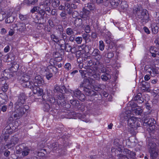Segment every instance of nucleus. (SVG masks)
Segmentation results:
<instances>
[{"label": "nucleus", "instance_id": "1", "mask_svg": "<svg viewBox=\"0 0 159 159\" xmlns=\"http://www.w3.org/2000/svg\"><path fill=\"white\" fill-rule=\"evenodd\" d=\"M95 69H92L91 68H87L86 70H80L79 72L83 78L84 79L83 81L80 84V88L83 89L84 92L86 94L90 97V99L93 101L95 98H98V95L95 91L91 89V83L89 78L94 79L97 80H100V75L96 72Z\"/></svg>", "mask_w": 159, "mask_h": 159}, {"label": "nucleus", "instance_id": "2", "mask_svg": "<svg viewBox=\"0 0 159 159\" xmlns=\"http://www.w3.org/2000/svg\"><path fill=\"white\" fill-rule=\"evenodd\" d=\"M54 91L55 93H60L57 96V105L59 107V108L60 107H62L63 109L67 110L70 107V104L67 103L66 102L65 99L64 94L67 93L69 92L68 90L67 89L64 85L58 86L56 84L55 86L54 89Z\"/></svg>", "mask_w": 159, "mask_h": 159}, {"label": "nucleus", "instance_id": "3", "mask_svg": "<svg viewBox=\"0 0 159 159\" xmlns=\"http://www.w3.org/2000/svg\"><path fill=\"white\" fill-rule=\"evenodd\" d=\"M43 100L45 102H48L50 104L46 102L44 103L43 106V109L44 111L50 112L52 115L54 114L59 109V107L57 105V101L52 96H49L47 94H44L42 96Z\"/></svg>", "mask_w": 159, "mask_h": 159}, {"label": "nucleus", "instance_id": "4", "mask_svg": "<svg viewBox=\"0 0 159 159\" xmlns=\"http://www.w3.org/2000/svg\"><path fill=\"white\" fill-rule=\"evenodd\" d=\"M91 56L84 57V59L85 62L87 64L88 67H91L93 65L100 66V60L102 58L101 52L98 49H94L93 52H89Z\"/></svg>", "mask_w": 159, "mask_h": 159}, {"label": "nucleus", "instance_id": "5", "mask_svg": "<svg viewBox=\"0 0 159 159\" xmlns=\"http://www.w3.org/2000/svg\"><path fill=\"white\" fill-rule=\"evenodd\" d=\"M133 12L137 19L140 20L143 24H146L148 22L149 17L147 10L143 9L141 6H138L133 8Z\"/></svg>", "mask_w": 159, "mask_h": 159}, {"label": "nucleus", "instance_id": "6", "mask_svg": "<svg viewBox=\"0 0 159 159\" xmlns=\"http://www.w3.org/2000/svg\"><path fill=\"white\" fill-rule=\"evenodd\" d=\"M58 69L53 66H48L47 67H43L41 69L43 73L45 75L46 78L48 80H49L53 77V73L56 74L58 72Z\"/></svg>", "mask_w": 159, "mask_h": 159}, {"label": "nucleus", "instance_id": "7", "mask_svg": "<svg viewBox=\"0 0 159 159\" xmlns=\"http://www.w3.org/2000/svg\"><path fill=\"white\" fill-rule=\"evenodd\" d=\"M12 124L10 123L8 125H7L3 130L2 133L0 136V142L3 144L2 142H6L9 136V134L13 132V129L11 128Z\"/></svg>", "mask_w": 159, "mask_h": 159}, {"label": "nucleus", "instance_id": "8", "mask_svg": "<svg viewBox=\"0 0 159 159\" xmlns=\"http://www.w3.org/2000/svg\"><path fill=\"white\" fill-rule=\"evenodd\" d=\"M156 121L153 118H147L144 120L143 125L147 126L148 128L147 129V131L150 133V136L152 134L154 133L155 127V124Z\"/></svg>", "mask_w": 159, "mask_h": 159}, {"label": "nucleus", "instance_id": "9", "mask_svg": "<svg viewBox=\"0 0 159 159\" xmlns=\"http://www.w3.org/2000/svg\"><path fill=\"white\" fill-rule=\"evenodd\" d=\"M71 94H73V97L74 96L77 98L78 99L81 101H83L85 100H89L90 101H93L94 100H96L97 99V98H95V99L93 101L91 100L90 99V97L88 95L85 94L87 96H88V98H87L86 97L85 95L78 89H76L74 91H71Z\"/></svg>", "mask_w": 159, "mask_h": 159}, {"label": "nucleus", "instance_id": "10", "mask_svg": "<svg viewBox=\"0 0 159 159\" xmlns=\"http://www.w3.org/2000/svg\"><path fill=\"white\" fill-rule=\"evenodd\" d=\"M29 107V106L26 105H15V111L14 112L20 118L25 114Z\"/></svg>", "mask_w": 159, "mask_h": 159}, {"label": "nucleus", "instance_id": "11", "mask_svg": "<svg viewBox=\"0 0 159 159\" xmlns=\"http://www.w3.org/2000/svg\"><path fill=\"white\" fill-rule=\"evenodd\" d=\"M149 146H150L149 152L150 156L153 159H155L157 156L158 150L156 149V144L154 142H150L149 143Z\"/></svg>", "mask_w": 159, "mask_h": 159}, {"label": "nucleus", "instance_id": "12", "mask_svg": "<svg viewBox=\"0 0 159 159\" xmlns=\"http://www.w3.org/2000/svg\"><path fill=\"white\" fill-rule=\"evenodd\" d=\"M128 125L131 128L137 129L139 126L140 124L137 121L136 118L132 117L128 119L127 120Z\"/></svg>", "mask_w": 159, "mask_h": 159}, {"label": "nucleus", "instance_id": "13", "mask_svg": "<svg viewBox=\"0 0 159 159\" xmlns=\"http://www.w3.org/2000/svg\"><path fill=\"white\" fill-rule=\"evenodd\" d=\"M18 99L15 104V105H24L27 98L24 93H20L18 96Z\"/></svg>", "mask_w": 159, "mask_h": 159}, {"label": "nucleus", "instance_id": "14", "mask_svg": "<svg viewBox=\"0 0 159 159\" xmlns=\"http://www.w3.org/2000/svg\"><path fill=\"white\" fill-rule=\"evenodd\" d=\"M19 141V139L16 135H14L11 137L10 141L5 144L7 148L9 149L14 146L17 144Z\"/></svg>", "mask_w": 159, "mask_h": 159}, {"label": "nucleus", "instance_id": "15", "mask_svg": "<svg viewBox=\"0 0 159 159\" xmlns=\"http://www.w3.org/2000/svg\"><path fill=\"white\" fill-rule=\"evenodd\" d=\"M105 41L107 44L108 48L107 49H111L113 48V47L115 45V43L112 41V38H111L110 32L108 33L107 36H105Z\"/></svg>", "mask_w": 159, "mask_h": 159}, {"label": "nucleus", "instance_id": "16", "mask_svg": "<svg viewBox=\"0 0 159 159\" xmlns=\"http://www.w3.org/2000/svg\"><path fill=\"white\" fill-rule=\"evenodd\" d=\"M90 14L91 12L89 10L83 7L82 11L80 12V15L81 18L85 20L89 19Z\"/></svg>", "mask_w": 159, "mask_h": 159}, {"label": "nucleus", "instance_id": "17", "mask_svg": "<svg viewBox=\"0 0 159 159\" xmlns=\"http://www.w3.org/2000/svg\"><path fill=\"white\" fill-rule=\"evenodd\" d=\"M33 80L34 86H41L44 84L43 78L40 75L36 76Z\"/></svg>", "mask_w": 159, "mask_h": 159}, {"label": "nucleus", "instance_id": "18", "mask_svg": "<svg viewBox=\"0 0 159 159\" xmlns=\"http://www.w3.org/2000/svg\"><path fill=\"white\" fill-rule=\"evenodd\" d=\"M64 54L63 50L61 49L58 52H55L53 54V56L56 61H60L62 60V57Z\"/></svg>", "mask_w": 159, "mask_h": 159}, {"label": "nucleus", "instance_id": "19", "mask_svg": "<svg viewBox=\"0 0 159 159\" xmlns=\"http://www.w3.org/2000/svg\"><path fill=\"white\" fill-rule=\"evenodd\" d=\"M78 48L80 50L84 52L89 53L91 46L90 45H86L84 44H83L80 46H79Z\"/></svg>", "mask_w": 159, "mask_h": 159}, {"label": "nucleus", "instance_id": "20", "mask_svg": "<svg viewBox=\"0 0 159 159\" xmlns=\"http://www.w3.org/2000/svg\"><path fill=\"white\" fill-rule=\"evenodd\" d=\"M99 64L100 65V66H98V65H95V64L91 66L92 68H94L96 70L98 71H100L103 74L104 73L108 72V71L107 70V69L106 68L103 67L102 63L99 62Z\"/></svg>", "mask_w": 159, "mask_h": 159}, {"label": "nucleus", "instance_id": "21", "mask_svg": "<svg viewBox=\"0 0 159 159\" xmlns=\"http://www.w3.org/2000/svg\"><path fill=\"white\" fill-rule=\"evenodd\" d=\"M132 100L135 101H137L139 103H142L144 101V99L142 97V93H138L134 97Z\"/></svg>", "mask_w": 159, "mask_h": 159}, {"label": "nucleus", "instance_id": "22", "mask_svg": "<svg viewBox=\"0 0 159 159\" xmlns=\"http://www.w3.org/2000/svg\"><path fill=\"white\" fill-rule=\"evenodd\" d=\"M21 85L24 87L28 88L33 90L35 87L33 81L28 80L25 83H23Z\"/></svg>", "mask_w": 159, "mask_h": 159}, {"label": "nucleus", "instance_id": "23", "mask_svg": "<svg viewBox=\"0 0 159 159\" xmlns=\"http://www.w3.org/2000/svg\"><path fill=\"white\" fill-rule=\"evenodd\" d=\"M30 79V76L27 74H24L20 79V82L21 84L29 80Z\"/></svg>", "mask_w": 159, "mask_h": 159}, {"label": "nucleus", "instance_id": "24", "mask_svg": "<svg viewBox=\"0 0 159 159\" xmlns=\"http://www.w3.org/2000/svg\"><path fill=\"white\" fill-rule=\"evenodd\" d=\"M147 72L152 77H155L158 74V71L157 69L155 68H152L150 67L147 70Z\"/></svg>", "mask_w": 159, "mask_h": 159}, {"label": "nucleus", "instance_id": "25", "mask_svg": "<svg viewBox=\"0 0 159 159\" xmlns=\"http://www.w3.org/2000/svg\"><path fill=\"white\" fill-rule=\"evenodd\" d=\"M6 147H7V146H5V145L4 147H2L1 148L0 152L1 154H3L5 157H7L10 155L11 152L8 149H6Z\"/></svg>", "mask_w": 159, "mask_h": 159}, {"label": "nucleus", "instance_id": "26", "mask_svg": "<svg viewBox=\"0 0 159 159\" xmlns=\"http://www.w3.org/2000/svg\"><path fill=\"white\" fill-rule=\"evenodd\" d=\"M30 151V149L28 147L23 146L22 148V151L21 155L24 157L29 155Z\"/></svg>", "mask_w": 159, "mask_h": 159}, {"label": "nucleus", "instance_id": "27", "mask_svg": "<svg viewBox=\"0 0 159 159\" xmlns=\"http://www.w3.org/2000/svg\"><path fill=\"white\" fill-rule=\"evenodd\" d=\"M101 78L103 81L106 82L111 78V76L109 72L105 73L101 75Z\"/></svg>", "mask_w": 159, "mask_h": 159}, {"label": "nucleus", "instance_id": "28", "mask_svg": "<svg viewBox=\"0 0 159 159\" xmlns=\"http://www.w3.org/2000/svg\"><path fill=\"white\" fill-rule=\"evenodd\" d=\"M33 92L34 93H38L39 95H43V90L42 89H40L39 87L35 86L33 90Z\"/></svg>", "mask_w": 159, "mask_h": 159}, {"label": "nucleus", "instance_id": "29", "mask_svg": "<svg viewBox=\"0 0 159 159\" xmlns=\"http://www.w3.org/2000/svg\"><path fill=\"white\" fill-rule=\"evenodd\" d=\"M19 18L20 20L23 22L27 23L28 22L29 16L27 15H23L21 14H19Z\"/></svg>", "mask_w": 159, "mask_h": 159}, {"label": "nucleus", "instance_id": "30", "mask_svg": "<svg viewBox=\"0 0 159 159\" xmlns=\"http://www.w3.org/2000/svg\"><path fill=\"white\" fill-rule=\"evenodd\" d=\"M6 19L5 20V22L6 23H12L15 20V17L10 15H6Z\"/></svg>", "mask_w": 159, "mask_h": 159}, {"label": "nucleus", "instance_id": "31", "mask_svg": "<svg viewBox=\"0 0 159 159\" xmlns=\"http://www.w3.org/2000/svg\"><path fill=\"white\" fill-rule=\"evenodd\" d=\"M35 22L39 24L43 25L46 22V20L43 17L37 16V18L35 20Z\"/></svg>", "mask_w": 159, "mask_h": 159}, {"label": "nucleus", "instance_id": "32", "mask_svg": "<svg viewBox=\"0 0 159 159\" xmlns=\"http://www.w3.org/2000/svg\"><path fill=\"white\" fill-rule=\"evenodd\" d=\"M19 67V64L16 63L12 64L11 67H10L9 70L12 72H16L18 70Z\"/></svg>", "mask_w": 159, "mask_h": 159}, {"label": "nucleus", "instance_id": "33", "mask_svg": "<svg viewBox=\"0 0 159 159\" xmlns=\"http://www.w3.org/2000/svg\"><path fill=\"white\" fill-rule=\"evenodd\" d=\"M61 47L62 48V49H65L66 51L67 52H70L72 47L68 43H65L64 44H61Z\"/></svg>", "mask_w": 159, "mask_h": 159}, {"label": "nucleus", "instance_id": "34", "mask_svg": "<svg viewBox=\"0 0 159 159\" xmlns=\"http://www.w3.org/2000/svg\"><path fill=\"white\" fill-rule=\"evenodd\" d=\"M74 25L76 27H81L83 25L82 20L80 18H76L74 21Z\"/></svg>", "mask_w": 159, "mask_h": 159}, {"label": "nucleus", "instance_id": "35", "mask_svg": "<svg viewBox=\"0 0 159 159\" xmlns=\"http://www.w3.org/2000/svg\"><path fill=\"white\" fill-rule=\"evenodd\" d=\"M50 148L53 151L58 150H59V146L57 143L54 142L51 143L49 146Z\"/></svg>", "mask_w": 159, "mask_h": 159}, {"label": "nucleus", "instance_id": "36", "mask_svg": "<svg viewBox=\"0 0 159 159\" xmlns=\"http://www.w3.org/2000/svg\"><path fill=\"white\" fill-rule=\"evenodd\" d=\"M7 96L5 94L0 93V105H3L6 102Z\"/></svg>", "mask_w": 159, "mask_h": 159}, {"label": "nucleus", "instance_id": "37", "mask_svg": "<svg viewBox=\"0 0 159 159\" xmlns=\"http://www.w3.org/2000/svg\"><path fill=\"white\" fill-rule=\"evenodd\" d=\"M18 119H19V118L13 112L11 115V116L9 118L8 120L11 123V122L14 120H16Z\"/></svg>", "mask_w": 159, "mask_h": 159}, {"label": "nucleus", "instance_id": "38", "mask_svg": "<svg viewBox=\"0 0 159 159\" xmlns=\"http://www.w3.org/2000/svg\"><path fill=\"white\" fill-rule=\"evenodd\" d=\"M151 28L153 34H155L158 32V27L156 24L153 23L152 25Z\"/></svg>", "mask_w": 159, "mask_h": 159}, {"label": "nucleus", "instance_id": "39", "mask_svg": "<svg viewBox=\"0 0 159 159\" xmlns=\"http://www.w3.org/2000/svg\"><path fill=\"white\" fill-rule=\"evenodd\" d=\"M120 1V0H111L110 2L111 6L115 8L118 6Z\"/></svg>", "mask_w": 159, "mask_h": 159}, {"label": "nucleus", "instance_id": "40", "mask_svg": "<svg viewBox=\"0 0 159 159\" xmlns=\"http://www.w3.org/2000/svg\"><path fill=\"white\" fill-rule=\"evenodd\" d=\"M143 111L142 109L138 107L132 110V112L135 113L136 115H141Z\"/></svg>", "mask_w": 159, "mask_h": 159}, {"label": "nucleus", "instance_id": "41", "mask_svg": "<svg viewBox=\"0 0 159 159\" xmlns=\"http://www.w3.org/2000/svg\"><path fill=\"white\" fill-rule=\"evenodd\" d=\"M47 154V152L46 149H41L40 150V152H38L37 156L40 157H44Z\"/></svg>", "mask_w": 159, "mask_h": 159}, {"label": "nucleus", "instance_id": "42", "mask_svg": "<svg viewBox=\"0 0 159 159\" xmlns=\"http://www.w3.org/2000/svg\"><path fill=\"white\" fill-rule=\"evenodd\" d=\"M85 7V8L87 7L89 9L90 11H92L94 10L95 6L93 3H88L85 5V7Z\"/></svg>", "mask_w": 159, "mask_h": 159}, {"label": "nucleus", "instance_id": "43", "mask_svg": "<svg viewBox=\"0 0 159 159\" xmlns=\"http://www.w3.org/2000/svg\"><path fill=\"white\" fill-rule=\"evenodd\" d=\"M120 8L123 10H126L128 7V5L126 2L123 1L121 2L120 4Z\"/></svg>", "mask_w": 159, "mask_h": 159}, {"label": "nucleus", "instance_id": "44", "mask_svg": "<svg viewBox=\"0 0 159 159\" xmlns=\"http://www.w3.org/2000/svg\"><path fill=\"white\" fill-rule=\"evenodd\" d=\"M50 37L51 39L53 41L56 42L58 43L60 41V39L58 37L55 35L54 34H52L50 35Z\"/></svg>", "mask_w": 159, "mask_h": 159}, {"label": "nucleus", "instance_id": "45", "mask_svg": "<svg viewBox=\"0 0 159 159\" xmlns=\"http://www.w3.org/2000/svg\"><path fill=\"white\" fill-rule=\"evenodd\" d=\"M88 34L84 33L82 35V39L85 40V43H87L89 39V35Z\"/></svg>", "mask_w": 159, "mask_h": 159}, {"label": "nucleus", "instance_id": "46", "mask_svg": "<svg viewBox=\"0 0 159 159\" xmlns=\"http://www.w3.org/2000/svg\"><path fill=\"white\" fill-rule=\"evenodd\" d=\"M38 0H24V3L29 5L34 4Z\"/></svg>", "mask_w": 159, "mask_h": 159}, {"label": "nucleus", "instance_id": "47", "mask_svg": "<svg viewBox=\"0 0 159 159\" xmlns=\"http://www.w3.org/2000/svg\"><path fill=\"white\" fill-rule=\"evenodd\" d=\"M60 2L59 0H53L52 3L53 7L56 8L59 6Z\"/></svg>", "mask_w": 159, "mask_h": 159}, {"label": "nucleus", "instance_id": "48", "mask_svg": "<svg viewBox=\"0 0 159 159\" xmlns=\"http://www.w3.org/2000/svg\"><path fill=\"white\" fill-rule=\"evenodd\" d=\"M52 0H45L43 2L42 5L43 6H50Z\"/></svg>", "mask_w": 159, "mask_h": 159}, {"label": "nucleus", "instance_id": "49", "mask_svg": "<svg viewBox=\"0 0 159 159\" xmlns=\"http://www.w3.org/2000/svg\"><path fill=\"white\" fill-rule=\"evenodd\" d=\"M6 17V15L4 12L2 11V10L0 11V21L3 20Z\"/></svg>", "mask_w": 159, "mask_h": 159}, {"label": "nucleus", "instance_id": "50", "mask_svg": "<svg viewBox=\"0 0 159 159\" xmlns=\"http://www.w3.org/2000/svg\"><path fill=\"white\" fill-rule=\"evenodd\" d=\"M105 47V45L104 42L102 41H99V49L102 51L104 50Z\"/></svg>", "mask_w": 159, "mask_h": 159}, {"label": "nucleus", "instance_id": "51", "mask_svg": "<svg viewBox=\"0 0 159 159\" xmlns=\"http://www.w3.org/2000/svg\"><path fill=\"white\" fill-rule=\"evenodd\" d=\"M66 34L68 35H70L74 34V32L71 28L69 27L66 29Z\"/></svg>", "mask_w": 159, "mask_h": 159}, {"label": "nucleus", "instance_id": "52", "mask_svg": "<svg viewBox=\"0 0 159 159\" xmlns=\"http://www.w3.org/2000/svg\"><path fill=\"white\" fill-rule=\"evenodd\" d=\"M82 38L81 37H77L75 38V41L78 44H81L82 41Z\"/></svg>", "mask_w": 159, "mask_h": 159}, {"label": "nucleus", "instance_id": "53", "mask_svg": "<svg viewBox=\"0 0 159 159\" xmlns=\"http://www.w3.org/2000/svg\"><path fill=\"white\" fill-rule=\"evenodd\" d=\"M79 118L81 120L83 121H85V122L87 123L90 122V120L89 119H86L84 118V115H82L81 114H79Z\"/></svg>", "mask_w": 159, "mask_h": 159}, {"label": "nucleus", "instance_id": "54", "mask_svg": "<svg viewBox=\"0 0 159 159\" xmlns=\"http://www.w3.org/2000/svg\"><path fill=\"white\" fill-rule=\"evenodd\" d=\"M6 77H2L0 78V84L3 85L6 84Z\"/></svg>", "mask_w": 159, "mask_h": 159}, {"label": "nucleus", "instance_id": "55", "mask_svg": "<svg viewBox=\"0 0 159 159\" xmlns=\"http://www.w3.org/2000/svg\"><path fill=\"white\" fill-rule=\"evenodd\" d=\"M158 48H156V47L153 46H151L150 48V53H156L157 52Z\"/></svg>", "mask_w": 159, "mask_h": 159}, {"label": "nucleus", "instance_id": "56", "mask_svg": "<svg viewBox=\"0 0 159 159\" xmlns=\"http://www.w3.org/2000/svg\"><path fill=\"white\" fill-rule=\"evenodd\" d=\"M39 11L38 16H37L44 17V15L45 13V11L43 9H41L40 10H39Z\"/></svg>", "mask_w": 159, "mask_h": 159}, {"label": "nucleus", "instance_id": "57", "mask_svg": "<svg viewBox=\"0 0 159 159\" xmlns=\"http://www.w3.org/2000/svg\"><path fill=\"white\" fill-rule=\"evenodd\" d=\"M84 30L86 33H89L91 31L90 26L89 25H85L84 27Z\"/></svg>", "mask_w": 159, "mask_h": 159}, {"label": "nucleus", "instance_id": "58", "mask_svg": "<svg viewBox=\"0 0 159 159\" xmlns=\"http://www.w3.org/2000/svg\"><path fill=\"white\" fill-rule=\"evenodd\" d=\"M144 82L145 83V84H142V87L145 88V90H148L149 88V84L145 81H144Z\"/></svg>", "mask_w": 159, "mask_h": 159}, {"label": "nucleus", "instance_id": "59", "mask_svg": "<svg viewBox=\"0 0 159 159\" xmlns=\"http://www.w3.org/2000/svg\"><path fill=\"white\" fill-rule=\"evenodd\" d=\"M114 53L113 52H108L107 53V55H105V57H107L109 58H111L114 56Z\"/></svg>", "mask_w": 159, "mask_h": 159}, {"label": "nucleus", "instance_id": "60", "mask_svg": "<svg viewBox=\"0 0 159 159\" xmlns=\"http://www.w3.org/2000/svg\"><path fill=\"white\" fill-rule=\"evenodd\" d=\"M67 14L65 11H62L60 14V16L63 20H65L66 18Z\"/></svg>", "mask_w": 159, "mask_h": 159}, {"label": "nucleus", "instance_id": "61", "mask_svg": "<svg viewBox=\"0 0 159 159\" xmlns=\"http://www.w3.org/2000/svg\"><path fill=\"white\" fill-rule=\"evenodd\" d=\"M64 67L67 70H69L71 69V66L70 63H67L65 64Z\"/></svg>", "mask_w": 159, "mask_h": 159}, {"label": "nucleus", "instance_id": "62", "mask_svg": "<svg viewBox=\"0 0 159 159\" xmlns=\"http://www.w3.org/2000/svg\"><path fill=\"white\" fill-rule=\"evenodd\" d=\"M71 14L73 18H74L77 17L79 15V13L76 11H73Z\"/></svg>", "mask_w": 159, "mask_h": 159}, {"label": "nucleus", "instance_id": "63", "mask_svg": "<svg viewBox=\"0 0 159 159\" xmlns=\"http://www.w3.org/2000/svg\"><path fill=\"white\" fill-rule=\"evenodd\" d=\"M22 148H21L16 147V153L17 154H19L22 153Z\"/></svg>", "mask_w": 159, "mask_h": 159}, {"label": "nucleus", "instance_id": "64", "mask_svg": "<svg viewBox=\"0 0 159 159\" xmlns=\"http://www.w3.org/2000/svg\"><path fill=\"white\" fill-rule=\"evenodd\" d=\"M118 157L120 158V159H128L127 156L126 155L123 154H119L118 155Z\"/></svg>", "mask_w": 159, "mask_h": 159}]
</instances>
